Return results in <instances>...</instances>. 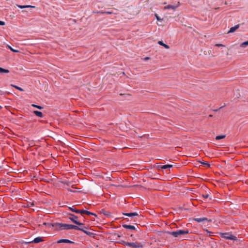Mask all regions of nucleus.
I'll list each match as a JSON object with an SVG mask.
<instances>
[{"mask_svg":"<svg viewBox=\"0 0 248 248\" xmlns=\"http://www.w3.org/2000/svg\"><path fill=\"white\" fill-rule=\"evenodd\" d=\"M50 225L53 226L56 230H77L79 229V227L76 225L60 223H54V224H50Z\"/></svg>","mask_w":248,"mask_h":248,"instance_id":"nucleus-1","label":"nucleus"},{"mask_svg":"<svg viewBox=\"0 0 248 248\" xmlns=\"http://www.w3.org/2000/svg\"><path fill=\"white\" fill-rule=\"evenodd\" d=\"M167 233L174 237H178L189 233V231L188 230H178L175 231L168 232Z\"/></svg>","mask_w":248,"mask_h":248,"instance_id":"nucleus-2","label":"nucleus"},{"mask_svg":"<svg viewBox=\"0 0 248 248\" xmlns=\"http://www.w3.org/2000/svg\"><path fill=\"white\" fill-rule=\"evenodd\" d=\"M220 234L222 237L226 239H229L233 241L236 240L237 239V237L233 235L232 233L229 232L221 233Z\"/></svg>","mask_w":248,"mask_h":248,"instance_id":"nucleus-3","label":"nucleus"},{"mask_svg":"<svg viewBox=\"0 0 248 248\" xmlns=\"http://www.w3.org/2000/svg\"><path fill=\"white\" fill-rule=\"evenodd\" d=\"M70 217H69V219H70L73 222L75 223L76 224L79 226H82L83 225V224L82 223L79 222L78 221V217L72 214H70Z\"/></svg>","mask_w":248,"mask_h":248,"instance_id":"nucleus-4","label":"nucleus"},{"mask_svg":"<svg viewBox=\"0 0 248 248\" xmlns=\"http://www.w3.org/2000/svg\"><path fill=\"white\" fill-rule=\"evenodd\" d=\"M194 220L197 222H211L212 220L211 219H209L206 217H200V218H194Z\"/></svg>","mask_w":248,"mask_h":248,"instance_id":"nucleus-5","label":"nucleus"},{"mask_svg":"<svg viewBox=\"0 0 248 248\" xmlns=\"http://www.w3.org/2000/svg\"><path fill=\"white\" fill-rule=\"evenodd\" d=\"M88 229V228L85 226H83L82 227H79V229H77V230L81 231L83 232H84L85 234H86L89 236H91L93 233L91 232H88L85 230V229Z\"/></svg>","mask_w":248,"mask_h":248,"instance_id":"nucleus-6","label":"nucleus"},{"mask_svg":"<svg viewBox=\"0 0 248 248\" xmlns=\"http://www.w3.org/2000/svg\"><path fill=\"white\" fill-rule=\"evenodd\" d=\"M180 3L179 2H178L175 5H168L166 6H165L164 9H172L173 10H175L177 8H178L179 6Z\"/></svg>","mask_w":248,"mask_h":248,"instance_id":"nucleus-7","label":"nucleus"},{"mask_svg":"<svg viewBox=\"0 0 248 248\" xmlns=\"http://www.w3.org/2000/svg\"><path fill=\"white\" fill-rule=\"evenodd\" d=\"M81 215H83L84 214H87L88 215H93L94 216H96V215L93 213H92L91 212H89V211H86V210H80V213H79Z\"/></svg>","mask_w":248,"mask_h":248,"instance_id":"nucleus-8","label":"nucleus"},{"mask_svg":"<svg viewBox=\"0 0 248 248\" xmlns=\"http://www.w3.org/2000/svg\"><path fill=\"white\" fill-rule=\"evenodd\" d=\"M123 215L126 216L128 217H134L138 216L139 214L137 212L130 213H123Z\"/></svg>","mask_w":248,"mask_h":248,"instance_id":"nucleus-9","label":"nucleus"},{"mask_svg":"<svg viewBox=\"0 0 248 248\" xmlns=\"http://www.w3.org/2000/svg\"><path fill=\"white\" fill-rule=\"evenodd\" d=\"M239 28V25L237 24L233 27H231L230 30L228 31V33L234 32L236 30Z\"/></svg>","mask_w":248,"mask_h":248,"instance_id":"nucleus-10","label":"nucleus"},{"mask_svg":"<svg viewBox=\"0 0 248 248\" xmlns=\"http://www.w3.org/2000/svg\"><path fill=\"white\" fill-rule=\"evenodd\" d=\"M130 247L133 248H140L142 247V245L140 243H131Z\"/></svg>","mask_w":248,"mask_h":248,"instance_id":"nucleus-11","label":"nucleus"},{"mask_svg":"<svg viewBox=\"0 0 248 248\" xmlns=\"http://www.w3.org/2000/svg\"><path fill=\"white\" fill-rule=\"evenodd\" d=\"M122 226L124 228L126 229L132 230H135V226H134L133 225L124 224V225H122Z\"/></svg>","mask_w":248,"mask_h":248,"instance_id":"nucleus-12","label":"nucleus"},{"mask_svg":"<svg viewBox=\"0 0 248 248\" xmlns=\"http://www.w3.org/2000/svg\"><path fill=\"white\" fill-rule=\"evenodd\" d=\"M70 243L73 244L74 242L68 239H61L58 241V243Z\"/></svg>","mask_w":248,"mask_h":248,"instance_id":"nucleus-13","label":"nucleus"},{"mask_svg":"<svg viewBox=\"0 0 248 248\" xmlns=\"http://www.w3.org/2000/svg\"><path fill=\"white\" fill-rule=\"evenodd\" d=\"M172 167H173L172 165L168 164V165L160 166L159 167L161 169L166 170V169L171 168Z\"/></svg>","mask_w":248,"mask_h":248,"instance_id":"nucleus-14","label":"nucleus"},{"mask_svg":"<svg viewBox=\"0 0 248 248\" xmlns=\"http://www.w3.org/2000/svg\"><path fill=\"white\" fill-rule=\"evenodd\" d=\"M33 113L35 114L36 116L39 118H42L43 117V114L42 112L38 111V110H34L33 111Z\"/></svg>","mask_w":248,"mask_h":248,"instance_id":"nucleus-15","label":"nucleus"},{"mask_svg":"<svg viewBox=\"0 0 248 248\" xmlns=\"http://www.w3.org/2000/svg\"><path fill=\"white\" fill-rule=\"evenodd\" d=\"M158 44H159L160 45L164 46L166 49H169L170 48V46L168 45H167L165 44V43H164L162 41H159L158 42Z\"/></svg>","mask_w":248,"mask_h":248,"instance_id":"nucleus-16","label":"nucleus"},{"mask_svg":"<svg viewBox=\"0 0 248 248\" xmlns=\"http://www.w3.org/2000/svg\"><path fill=\"white\" fill-rule=\"evenodd\" d=\"M69 209L72 212H75L76 213H80V210H77L76 209L74 206H72V207H69Z\"/></svg>","mask_w":248,"mask_h":248,"instance_id":"nucleus-17","label":"nucleus"},{"mask_svg":"<svg viewBox=\"0 0 248 248\" xmlns=\"http://www.w3.org/2000/svg\"><path fill=\"white\" fill-rule=\"evenodd\" d=\"M17 6L18 7L20 8H21V9L25 8H29V7L35 8V6H31V5H17Z\"/></svg>","mask_w":248,"mask_h":248,"instance_id":"nucleus-18","label":"nucleus"},{"mask_svg":"<svg viewBox=\"0 0 248 248\" xmlns=\"http://www.w3.org/2000/svg\"><path fill=\"white\" fill-rule=\"evenodd\" d=\"M101 213L104 214V215L109 217L110 216V213L108 211H106L104 209H102L100 211Z\"/></svg>","mask_w":248,"mask_h":248,"instance_id":"nucleus-19","label":"nucleus"},{"mask_svg":"<svg viewBox=\"0 0 248 248\" xmlns=\"http://www.w3.org/2000/svg\"><path fill=\"white\" fill-rule=\"evenodd\" d=\"M41 241H42V239L41 237H40L35 238L33 240V242L35 243H38Z\"/></svg>","mask_w":248,"mask_h":248,"instance_id":"nucleus-20","label":"nucleus"},{"mask_svg":"<svg viewBox=\"0 0 248 248\" xmlns=\"http://www.w3.org/2000/svg\"><path fill=\"white\" fill-rule=\"evenodd\" d=\"M0 73H9V71L8 69H4L3 68L0 67Z\"/></svg>","mask_w":248,"mask_h":248,"instance_id":"nucleus-21","label":"nucleus"},{"mask_svg":"<svg viewBox=\"0 0 248 248\" xmlns=\"http://www.w3.org/2000/svg\"><path fill=\"white\" fill-rule=\"evenodd\" d=\"M201 164H202L203 166H207L208 168L210 167V164H209L206 161H199Z\"/></svg>","mask_w":248,"mask_h":248,"instance_id":"nucleus-22","label":"nucleus"},{"mask_svg":"<svg viewBox=\"0 0 248 248\" xmlns=\"http://www.w3.org/2000/svg\"><path fill=\"white\" fill-rule=\"evenodd\" d=\"M121 243L122 245H123L124 246H128V247H130L131 246V243H130V242H125V241H123Z\"/></svg>","mask_w":248,"mask_h":248,"instance_id":"nucleus-23","label":"nucleus"},{"mask_svg":"<svg viewBox=\"0 0 248 248\" xmlns=\"http://www.w3.org/2000/svg\"><path fill=\"white\" fill-rule=\"evenodd\" d=\"M247 46H248V41L243 42L240 44V46L242 47H246Z\"/></svg>","mask_w":248,"mask_h":248,"instance_id":"nucleus-24","label":"nucleus"},{"mask_svg":"<svg viewBox=\"0 0 248 248\" xmlns=\"http://www.w3.org/2000/svg\"><path fill=\"white\" fill-rule=\"evenodd\" d=\"M226 137V136L225 135H220V136H217L216 137V139L217 140H220L223 139H224Z\"/></svg>","mask_w":248,"mask_h":248,"instance_id":"nucleus-25","label":"nucleus"},{"mask_svg":"<svg viewBox=\"0 0 248 248\" xmlns=\"http://www.w3.org/2000/svg\"><path fill=\"white\" fill-rule=\"evenodd\" d=\"M7 47L8 48H9L12 51L14 52H19V51L16 49H15L13 48H12L10 46L7 45Z\"/></svg>","mask_w":248,"mask_h":248,"instance_id":"nucleus-26","label":"nucleus"},{"mask_svg":"<svg viewBox=\"0 0 248 248\" xmlns=\"http://www.w3.org/2000/svg\"><path fill=\"white\" fill-rule=\"evenodd\" d=\"M11 86L13 87H14V88H15L16 89L19 90V91H24V90L22 88H20V87H19L18 86H17L13 85V84H11Z\"/></svg>","mask_w":248,"mask_h":248,"instance_id":"nucleus-27","label":"nucleus"},{"mask_svg":"<svg viewBox=\"0 0 248 248\" xmlns=\"http://www.w3.org/2000/svg\"><path fill=\"white\" fill-rule=\"evenodd\" d=\"M33 107L39 109H42L43 108V107L41 106L36 105L35 104H32L31 105Z\"/></svg>","mask_w":248,"mask_h":248,"instance_id":"nucleus-28","label":"nucleus"},{"mask_svg":"<svg viewBox=\"0 0 248 248\" xmlns=\"http://www.w3.org/2000/svg\"><path fill=\"white\" fill-rule=\"evenodd\" d=\"M100 13L102 14H113L112 12H109V11H106V12H99Z\"/></svg>","mask_w":248,"mask_h":248,"instance_id":"nucleus-29","label":"nucleus"},{"mask_svg":"<svg viewBox=\"0 0 248 248\" xmlns=\"http://www.w3.org/2000/svg\"><path fill=\"white\" fill-rule=\"evenodd\" d=\"M155 16L157 20H158V21H162V19L160 18L159 17V16L157 14H155Z\"/></svg>","mask_w":248,"mask_h":248,"instance_id":"nucleus-30","label":"nucleus"},{"mask_svg":"<svg viewBox=\"0 0 248 248\" xmlns=\"http://www.w3.org/2000/svg\"><path fill=\"white\" fill-rule=\"evenodd\" d=\"M219 47V46H224L223 44H217L215 45Z\"/></svg>","mask_w":248,"mask_h":248,"instance_id":"nucleus-31","label":"nucleus"},{"mask_svg":"<svg viewBox=\"0 0 248 248\" xmlns=\"http://www.w3.org/2000/svg\"><path fill=\"white\" fill-rule=\"evenodd\" d=\"M202 196L204 199H207L209 197V195L208 194H206L205 195H203Z\"/></svg>","mask_w":248,"mask_h":248,"instance_id":"nucleus-32","label":"nucleus"},{"mask_svg":"<svg viewBox=\"0 0 248 248\" xmlns=\"http://www.w3.org/2000/svg\"><path fill=\"white\" fill-rule=\"evenodd\" d=\"M50 223H48L45 222V223H43V225H48L49 227H52V226L50 225ZM52 227H53L52 226Z\"/></svg>","mask_w":248,"mask_h":248,"instance_id":"nucleus-33","label":"nucleus"},{"mask_svg":"<svg viewBox=\"0 0 248 248\" xmlns=\"http://www.w3.org/2000/svg\"><path fill=\"white\" fill-rule=\"evenodd\" d=\"M5 24V22L2 21H0V25L3 26Z\"/></svg>","mask_w":248,"mask_h":248,"instance_id":"nucleus-34","label":"nucleus"},{"mask_svg":"<svg viewBox=\"0 0 248 248\" xmlns=\"http://www.w3.org/2000/svg\"><path fill=\"white\" fill-rule=\"evenodd\" d=\"M205 231L208 234H209V235H211L212 232H211L209 231L208 230H206Z\"/></svg>","mask_w":248,"mask_h":248,"instance_id":"nucleus-35","label":"nucleus"},{"mask_svg":"<svg viewBox=\"0 0 248 248\" xmlns=\"http://www.w3.org/2000/svg\"><path fill=\"white\" fill-rule=\"evenodd\" d=\"M149 59H150V58L149 57H146L144 59V61H147Z\"/></svg>","mask_w":248,"mask_h":248,"instance_id":"nucleus-36","label":"nucleus"},{"mask_svg":"<svg viewBox=\"0 0 248 248\" xmlns=\"http://www.w3.org/2000/svg\"><path fill=\"white\" fill-rule=\"evenodd\" d=\"M67 190L70 192H74L72 189H70V188H68Z\"/></svg>","mask_w":248,"mask_h":248,"instance_id":"nucleus-37","label":"nucleus"},{"mask_svg":"<svg viewBox=\"0 0 248 248\" xmlns=\"http://www.w3.org/2000/svg\"><path fill=\"white\" fill-rule=\"evenodd\" d=\"M212 116H213V115H209V117H212Z\"/></svg>","mask_w":248,"mask_h":248,"instance_id":"nucleus-38","label":"nucleus"},{"mask_svg":"<svg viewBox=\"0 0 248 248\" xmlns=\"http://www.w3.org/2000/svg\"><path fill=\"white\" fill-rule=\"evenodd\" d=\"M1 168V167L0 166V169Z\"/></svg>","mask_w":248,"mask_h":248,"instance_id":"nucleus-39","label":"nucleus"}]
</instances>
